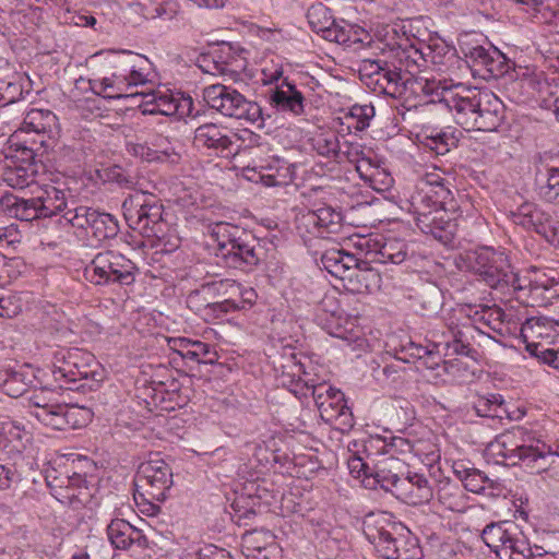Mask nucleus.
<instances>
[{
	"label": "nucleus",
	"mask_w": 559,
	"mask_h": 559,
	"mask_svg": "<svg viewBox=\"0 0 559 559\" xmlns=\"http://www.w3.org/2000/svg\"><path fill=\"white\" fill-rule=\"evenodd\" d=\"M437 499L449 511L463 512L466 509L465 495L457 484L441 483L437 490Z\"/></svg>",
	"instance_id": "obj_41"
},
{
	"label": "nucleus",
	"mask_w": 559,
	"mask_h": 559,
	"mask_svg": "<svg viewBox=\"0 0 559 559\" xmlns=\"http://www.w3.org/2000/svg\"><path fill=\"white\" fill-rule=\"evenodd\" d=\"M518 530L511 522L490 523L481 532L483 542L497 555Z\"/></svg>",
	"instance_id": "obj_36"
},
{
	"label": "nucleus",
	"mask_w": 559,
	"mask_h": 559,
	"mask_svg": "<svg viewBox=\"0 0 559 559\" xmlns=\"http://www.w3.org/2000/svg\"><path fill=\"white\" fill-rule=\"evenodd\" d=\"M510 68L511 62L507 59V57L498 49H492L488 67L486 68V75L483 78V80L489 81L491 79L503 76L509 72Z\"/></svg>",
	"instance_id": "obj_60"
},
{
	"label": "nucleus",
	"mask_w": 559,
	"mask_h": 559,
	"mask_svg": "<svg viewBox=\"0 0 559 559\" xmlns=\"http://www.w3.org/2000/svg\"><path fill=\"white\" fill-rule=\"evenodd\" d=\"M32 380L23 372L10 367L0 368V390L11 397L23 395Z\"/></svg>",
	"instance_id": "obj_40"
},
{
	"label": "nucleus",
	"mask_w": 559,
	"mask_h": 559,
	"mask_svg": "<svg viewBox=\"0 0 559 559\" xmlns=\"http://www.w3.org/2000/svg\"><path fill=\"white\" fill-rule=\"evenodd\" d=\"M118 231V221L109 213L99 212L91 236L97 241H103L116 237Z\"/></svg>",
	"instance_id": "obj_54"
},
{
	"label": "nucleus",
	"mask_w": 559,
	"mask_h": 559,
	"mask_svg": "<svg viewBox=\"0 0 559 559\" xmlns=\"http://www.w3.org/2000/svg\"><path fill=\"white\" fill-rule=\"evenodd\" d=\"M476 115L477 120L473 130L492 132L504 121L506 106L492 92L484 91L481 103Z\"/></svg>",
	"instance_id": "obj_20"
},
{
	"label": "nucleus",
	"mask_w": 559,
	"mask_h": 559,
	"mask_svg": "<svg viewBox=\"0 0 559 559\" xmlns=\"http://www.w3.org/2000/svg\"><path fill=\"white\" fill-rule=\"evenodd\" d=\"M270 104L278 110L299 116L305 111V97L297 87L286 80L270 94Z\"/></svg>",
	"instance_id": "obj_27"
},
{
	"label": "nucleus",
	"mask_w": 559,
	"mask_h": 559,
	"mask_svg": "<svg viewBox=\"0 0 559 559\" xmlns=\"http://www.w3.org/2000/svg\"><path fill=\"white\" fill-rule=\"evenodd\" d=\"M380 272L367 261L356 260V264L347 276L344 287L354 294H372L381 288Z\"/></svg>",
	"instance_id": "obj_21"
},
{
	"label": "nucleus",
	"mask_w": 559,
	"mask_h": 559,
	"mask_svg": "<svg viewBox=\"0 0 559 559\" xmlns=\"http://www.w3.org/2000/svg\"><path fill=\"white\" fill-rule=\"evenodd\" d=\"M514 224L533 229L549 243L559 246V219L556 213H548L534 203L525 202L512 212Z\"/></svg>",
	"instance_id": "obj_11"
},
{
	"label": "nucleus",
	"mask_w": 559,
	"mask_h": 559,
	"mask_svg": "<svg viewBox=\"0 0 559 559\" xmlns=\"http://www.w3.org/2000/svg\"><path fill=\"white\" fill-rule=\"evenodd\" d=\"M423 143L437 155H444L451 150V147L455 146L456 139L451 133L431 130L429 133H424Z\"/></svg>",
	"instance_id": "obj_51"
},
{
	"label": "nucleus",
	"mask_w": 559,
	"mask_h": 559,
	"mask_svg": "<svg viewBox=\"0 0 559 559\" xmlns=\"http://www.w3.org/2000/svg\"><path fill=\"white\" fill-rule=\"evenodd\" d=\"M512 432L514 439H516V445H519L520 460L527 462L531 467L535 466V463L546 453L549 447L539 440L534 432L523 427H513Z\"/></svg>",
	"instance_id": "obj_29"
},
{
	"label": "nucleus",
	"mask_w": 559,
	"mask_h": 559,
	"mask_svg": "<svg viewBox=\"0 0 559 559\" xmlns=\"http://www.w3.org/2000/svg\"><path fill=\"white\" fill-rule=\"evenodd\" d=\"M138 267L123 254L108 250L97 253L85 266L84 277L94 285H131Z\"/></svg>",
	"instance_id": "obj_7"
},
{
	"label": "nucleus",
	"mask_w": 559,
	"mask_h": 559,
	"mask_svg": "<svg viewBox=\"0 0 559 559\" xmlns=\"http://www.w3.org/2000/svg\"><path fill=\"white\" fill-rule=\"evenodd\" d=\"M323 388L314 389L313 396L319 407L321 417L326 421H333L341 417H350L349 408L345 404L342 392L333 393L332 399H323L321 391Z\"/></svg>",
	"instance_id": "obj_35"
},
{
	"label": "nucleus",
	"mask_w": 559,
	"mask_h": 559,
	"mask_svg": "<svg viewBox=\"0 0 559 559\" xmlns=\"http://www.w3.org/2000/svg\"><path fill=\"white\" fill-rule=\"evenodd\" d=\"M4 203L10 213L20 221L31 222L43 217V215H39L40 211L36 198L23 199L8 197L4 199Z\"/></svg>",
	"instance_id": "obj_45"
},
{
	"label": "nucleus",
	"mask_w": 559,
	"mask_h": 559,
	"mask_svg": "<svg viewBox=\"0 0 559 559\" xmlns=\"http://www.w3.org/2000/svg\"><path fill=\"white\" fill-rule=\"evenodd\" d=\"M559 322L546 317H532L521 325V337L526 350L536 354L542 343L552 340L559 331Z\"/></svg>",
	"instance_id": "obj_18"
},
{
	"label": "nucleus",
	"mask_w": 559,
	"mask_h": 559,
	"mask_svg": "<svg viewBox=\"0 0 559 559\" xmlns=\"http://www.w3.org/2000/svg\"><path fill=\"white\" fill-rule=\"evenodd\" d=\"M559 284V275L556 271H534V276L530 280L528 292L534 300L540 299L547 304L558 296L555 287Z\"/></svg>",
	"instance_id": "obj_31"
},
{
	"label": "nucleus",
	"mask_w": 559,
	"mask_h": 559,
	"mask_svg": "<svg viewBox=\"0 0 559 559\" xmlns=\"http://www.w3.org/2000/svg\"><path fill=\"white\" fill-rule=\"evenodd\" d=\"M230 47L223 45L221 48L212 52L203 55L199 58V68L204 72L213 75H225L229 69Z\"/></svg>",
	"instance_id": "obj_38"
},
{
	"label": "nucleus",
	"mask_w": 559,
	"mask_h": 559,
	"mask_svg": "<svg viewBox=\"0 0 559 559\" xmlns=\"http://www.w3.org/2000/svg\"><path fill=\"white\" fill-rule=\"evenodd\" d=\"M461 480L464 488L474 493H481L487 485L491 487L490 479L483 472L475 468L465 469Z\"/></svg>",
	"instance_id": "obj_61"
},
{
	"label": "nucleus",
	"mask_w": 559,
	"mask_h": 559,
	"mask_svg": "<svg viewBox=\"0 0 559 559\" xmlns=\"http://www.w3.org/2000/svg\"><path fill=\"white\" fill-rule=\"evenodd\" d=\"M460 50L473 75L483 79L486 75V68L488 67L492 49H486L479 45L471 46L469 44L461 43Z\"/></svg>",
	"instance_id": "obj_39"
},
{
	"label": "nucleus",
	"mask_w": 559,
	"mask_h": 559,
	"mask_svg": "<svg viewBox=\"0 0 559 559\" xmlns=\"http://www.w3.org/2000/svg\"><path fill=\"white\" fill-rule=\"evenodd\" d=\"M150 97L146 104L152 105L148 110L151 114L175 116L179 119L193 115V100L189 95L166 91L153 93Z\"/></svg>",
	"instance_id": "obj_16"
},
{
	"label": "nucleus",
	"mask_w": 559,
	"mask_h": 559,
	"mask_svg": "<svg viewBox=\"0 0 559 559\" xmlns=\"http://www.w3.org/2000/svg\"><path fill=\"white\" fill-rule=\"evenodd\" d=\"M108 539L117 549H128L136 544L139 547H147V538L142 531L132 526L129 522L116 519L107 527Z\"/></svg>",
	"instance_id": "obj_26"
},
{
	"label": "nucleus",
	"mask_w": 559,
	"mask_h": 559,
	"mask_svg": "<svg viewBox=\"0 0 559 559\" xmlns=\"http://www.w3.org/2000/svg\"><path fill=\"white\" fill-rule=\"evenodd\" d=\"M141 13L145 19L167 17L171 19L176 13V5L160 3L157 0H139Z\"/></svg>",
	"instance_id": "obj_57"
},
{
	"label": "nucleus",
	"mask_w": 559,
	"mask_h": 559,
	"mask_svg": "<svg viewBox=\"0 0 559 559\" xmlns=\"http://www.w3.org/2000/svg\"><path fill=\"white\" fill-rule=\"evenodd\" d=\"M201 306V313L206 320L219 319L223 316L238 311L239 306L236 302H224V301H199Z\"/></svg>",
	"instance_id": "obj_62"
},
{
	"label": "nucleus",
	"mask_w": 559,
	"mask_h": 559,
	"mask_svg": "<svg viewBox=\"0 0 559 559\" xmlns=\"http://www.w3.org/2000/svg\"><path fill=\"white\" fill-rule=\"evenodd\" d=\"M388 453L386 451L372 465V478L384 490L392 492V489H396L397 484L407 475L409 465L392 454L386 455Z\"/></svg>",
	"instance_id": "obj_19"
},
{
	"label": "nucleus",
	"mask_w": 559,
	"mask_h": 559,
	"mask_svg": "<svg viewBox=\"0 0 559 559\" xmlns=\"http://www.w3.org/2000/svg\"><path fill=\"white\" fill-rule=\"evenodd\" d=\"M194 143L224 154L230 151L233 141L225 128L215 123H204L195 129Z\"/></svg>",
	"instance_id": "obj_28"
},
{
	"label": "nucleus",
	"mask_w": 559,
	"mask_h": 559,
	"mask_svg": "<svg viewBox=\"0 0 559 559\" xmlns=\"http://www.w3.org/2000/svg\"><path fill=\"white\" fill-rule=\"evenodd\" d=\"M519 445L514 439L512 429L498 436L488 444V453L496 459L497 463L515 465L521 460L518 453Z\"/></svg>",
	"instance_id": "obj_32"
},
{
	"label": "nucleus",
	"mask_w": 559,
	"mask_h": 559,
	"mask_svg": "<svg viewBox=\"0 0 559 559\" xmlns=\"http://www.w3.org/2000/svg\"><path fill=\"white\" fill-rule=\"evenodd\" d=\"M532 547L527 538L516 530L502 549L497 550L499 559H530Z\"/></svg>",
	"instance_id": "obj_46"
},
{
	"label": "nucleus",
	"mask_w": 559,
	"mask_h": 559,
	"mask_svg": "<svg viewBox=\"0 0 559 559\" xmlns=\"http://www.w3.org/2000/svg\"><path fill=\"white\" fill-rule=\"evenodd\" d=\"M300 223L308 231L323 237L324 234L337 231L341 225V214L330 206H324L302 214Z\"/></svg>",
	"instance_id": "obj_25"
},
{
	"label": "nucleus",
	"mask_w": 559,
	"mask_h": 559,
	"mask_svg": "<svg viewBox=\"0 0 559 559\" xmlns=\"http://www.w3.org/2000/svg\"><path fill=\"white\" fill-rule=\"evenodd\" d=\"M380 263L401 264L408 255L407 245L400 239H388L376 251Z\"/></svg>",
	"instance_id": "obj_48"
},
{
	"label": "nucleus",
	"mask_w": 559,
	"mask_h": 559,
	"mask_svg": "<svg viewBox=\"0 0 559 559\" xmlns=\"http://www.w3.org/2000/svg\"><path fill=\"white\" fill-rule=\"evenodd\" d=\"M27 157L21 163L11 160L7 164L1 173V179L7 186L14 189H24L35 181L37 175V166L32 159L33 151L27 150Z\"/></svg>",
	"instance_id": "obj_24"
},
{
	"label": "nucleus",
	"mask_w": 559,
	"mask_h": 559,
	"mask_svg": "<svg viewBox=\"0 0 559 559\" xmlns=\"http://www.w3.org/2000/svg\"><path fill=\"white\" fill-rule=\"evenodd\" d=\"M335 162H348L354 164L356 170L360 174L361 177H367V175L364 173V168L371 165L370 159L365 157L364 150L359 143H353L345 140L341 142V150H338Z\"/></svg>",
	"instance_id": "obj_47"
},
{
	"label": "nucleus",
	"mask_w": 559,
	"mask_h": 559,
	"mask_svg": "<svg viewBox=\"0 0 559 559\" xmlns=\"http://www.w3.org/2000/svg\"><path fill=\"white\" fill-rule=\"evenodd\" d=\"M173 486L170 466L162 459H154L140 464L134 479V500L136 503L162 502Z\"/></svg>",
	"instance_id": "obj_8"
},
{
	"label": "nucleus",
	"mask_w": 559,
	"mask_h": 559,
	"mask_svg": "<svg viewBox=\"0 0 559 559\" xmlns=\"http://www.w3.org/2000/svg\"><path fill=\"white\" fill-rule=\"evenodd\" d=\"M128 59H136V53L126 50H107L92 56V62L100 72L108 75L100 79H90V90L95 95L109 99L133 96V93H128L130 90V83L127 82Z\"/></svg>",
	"instance_id": "obj_5"
},
{
	"label": "nucleus",
	"mask_w": 559,
	"mask_h": 559,
	"mask_svg": "<svg viewBox=\"0 0 559 559\" xmlns=\"http://www.w3.org/2000/svg\"><path fill=\"white\" fill-rule=\"evenodd\" d=\"M313 147L318 154L336 160L338 150H341V141L334 133L320 134L313 139Z\"/></svg>",
	"instance_id": "obj_58"
},
{
	"label": "nucleus",
	"mask_w": 559,
	"mask_h": 559,
	"mask_svg": "<svg viewBox=\"0 0 559 559\" xmlns=\"http://www.w3.org/2000/svg\"><path fill=\"white\" fill-rule=\"evenodd\" d=\"M28 401L31 414L43 425L55 430L81 428L92 417L88 408L60 403L57 393L46 388L34 390Z\"/></svg>",
	"instance_id": "obj_4"
},
{
	"label": "nucleus",
	"mask_w": 559,
	"mask_h": 559,
	"mask_svg": "<svg viewBox=\"0 0 559 559\" xmlns=\"http://www.w3.org/2000/svg\"><path fill=\"white\" fill-rule=\"evenodd\" d=\"M414 53L423 61L431 62L439 71L448 69L455 62V51L445 44L429 45L426 51L414 50Z\"/></svg>",
	"instance_id": "obj_42"
},
{
	"label": "nucleus",
	"mask_w": 559,
	"mask_h": 559,
	"mask_svg": "<svg viewBox=\"0 0 559 559\" xmlns=\"http://www.w3.org/2000/svg\"><path fill=\"white\" fill-rule=\"evenodd\" d=\"M52 376L59 386L92 379L98 381L99 365L95 356L81 348H69L55 354ZM72 390V386H68Z\"/></svg>",
	"instance_id": "obj_9"
},
{
	"label": "nucleus",
	"mask_w": 559,
	"mask_h": 559,
	"mask_svg": "<svg viewBox=\"0 0 559 559\" xmlns=\"http://www.w3.org/2000/svg\"><path fill=\"white\" fill-rule=\"evenodd\" d=\"M203 99L207 106L225 117L243 119L251 123L263 126L261 106L248 100L242 94L231 86L212 84L203 88Z\"/></svg>",
	"instance_id": "obj_6"
},
{
	"label": "nucleus",
	"mask_w": 559,
	"mask_h": 559,
	"mask_svg": "<svg viewBox=\"0 0 559 559\" xmlns=\"http://www.w3.org/2000/svg\"><path fill=\"white\" fill-rule=\"evenodd\" d=\"M455 263L462 271L473 272L492 288L523 289L518 274L513 271L508 257L500 251L483 247L460 253Z\"/></svg>",
	"instance_id": "obj_3"
},
{
	"label": "nucleus",
	"mask_w": 559,
	"mask_h": 559,
	"mask_svg": "<svg viewBox=\"0 0 559 559\" xmlns=\"http://www.w3.org/2000/svg\"><path fill=\"white\" fill-rule=\"evenodd\" d=\"M476 322L481 324L484 328H488L490 331L498 335H504L509 333L507 324L510 323L506 312L499 307H485L480 312H476Z\"/></svg>",
	"instance_id": "obj_44"
},
{
	"label": "nucleus",
	"mask_w": 559,
	"mask_h": 559,
	"mask_svg": "<svg viewBox=\"0 0 559 559\" xmlns=\"http://www.w3.org/2000/svg\"><path fill=\"white\" fill-rule=\"evenodd\" d=\"M484 91L475 87L456 85L452 92H448L442 103L453 112L455 121L465 130L474 129L477 120L476 112L479 109Z\"/></svg>",
	"instance_id": "obj_12"
},
{
	"label": "nucleus",
	"mask_w": 559,
	"mask_h": 559,
	"mask_svg": "<svg viewBox=\"0 0 559 559\" xmlns=\"http://www.w3.org/2000/svg\"><path fill=\"white\" fill-rule=\"evenodd\" d=\"M421 188L411 197V212L415 215L417 227L426 235L448 246L457 231L455 219L448 214L445 205L452 201V192L438 178L428 179Z\"/></svg>",
	"instance_id": "obj_1"
},
{
	"label": "nucleus",
	"mask_w": 559,
	"mask_h": 559,
	"mask_svg": "<svg viewBox=\"0 0 559 559\" xmlns=\"http://www.w3.org/2000/svg\"><path fill=\"white\" fill-rule=\"evenodd\" d=\"M99 211L90 206H75L67 209L62 217L72 227L82 229L86 235H91L93 231L94 224L98 217Z\"/></svg>",
	"instance_id": "obj_43"
},
{
	"label": "nucleus",
	"mask_w": 559,
	"mask_h": 559,
	"mask_svg": "<svg viewBox=\"0 0 559 559\" xmlns=\"http://www.w3.org/2000/svg\"><path fill=\"white\" fill-rule=\"evenodd\" d=\"M242 176L249 181L261 182L265 187H280L292 180L288 166L274 168L271 165L252 167L248 165L242 168Z\"/></svg>",
	"instance_id": "obj_30"
},
{
	"label": "nucleus",
	"mask_w": 559,
	"mask_h": 559,
	"mask_svg": "<svg viewBox=\"0 0 559 559\" xmlns=\"http://www.w3.org/2000/svg\"><path fill=\"white\" fill-rule=\"evenodd\" d=\"M236 288L233 280H222L203 285L200 289L192 292L188 297V302L192 310L201 311L199 301H224L235 302Z\"/></svg>",
	"instance_id": "obj_23"
},
{
	"label": "nucleus",
	"mask_w": 559,
	"mask_h": 559,
	"mask_svg": "<svg viewBox=\"0 0 559 559\" xmlns=\"http://www.w3.org/2000/svg\"><path fill=\"white\" fill-rule=\"evenodd\" d=\"M181 356L199 364H213L216 359V353L211 346L200 341L187 342Z\"/></svg>",
	"instance_id": "obj_53"
},
{
	"label": "nucleus",
	"mask_w": 559,
	"mask_h": 559,
	"mask_svg": "<svg viewBox=\"0 0 559 559\" xmlns=\"http://www.w3.org/2000/svg\"><path fill=\"white\" fill-rule=\"evenodd\" d=\"M263 255V249L259 240L248 231L238 237L237 242L224 252V259L229 267L251 269L259 264Z\"/></svg>",
	"instance_id": "obj_15"
},
{
	"label": "nucleus",
	"mask_w": 559,
	"mask_h": 559,
	"mask_svg": "<svg viewBox=\"0 0 559 559\" xmlns=\"http://www.w3.org/2000/svg\"><path fill=\"white\" fill-rule=\"evenodd\" d=\"M392 493L408 504L418 506L431 500L433 488L425 475L409 468Z\"/></svg>",
	"instance_id": "obj_17"
},
{
	"label": "nucleus",
	"mask_w": 559,
	"mask_h": 559,
	"mask_svg": "<svg viewBox=\"0 0 559 559\" xmlns=\"http://www.w3.org/2000/svg\"><path fill=\"white\" fill-rule=\"evenodd\" d=\"M423 316H431L439 311L441 307V292L437 286L429 285L419 289L415 296Z\"/></svg>",
	"instance_id": "obj_50"
},
{
	"label": "nucleus",
	"mask_w": 559,
	"mask_h": 559,
	"mask_svg": "<svg viewBox=\"0 0 559 559\" xmlns=\"http://www.w3.org/2000/svg\"><path fill=\"white\" fill-rule=\"evenodd\" d=\"M385 62L383 60H373V59H364L358 69V73L360 80L371 88L380 74L383 67H385Z\"/></svg>",
	"instance_id": "obj_63"
},
{
	"label": "nucleus",
	"mask_w": 559,
	"mask_h": 559,
	"mask_svg": "<svg viewBox=\"0 0 559 559\" xmlns=\"http://www.w3.org/2000/svg\"><path fill=\"white\" fill-rule=\"evenodd\" d=\"M443 371L451 378L452 381L459 384L467 383L474 377V372L469 370L467 364L457 358L444 360Z\"/></svg>",
	"instance_id": "obj_59"
},
{
	"label": "nucleus",
	"mask_w": 559,
	"mask_h": 559,
	"mask_svg": "<svg viewBox=\"0 0 559 559\" xmlns=\"http://www.w3.org/2000/svg\"><path fill=\"white\" fill-rule=\"evenodd\" d=\"M533 468H536L537 473L543 474L545 480L559 483V453L552 452L548 448Z\"/></svg>",
	"instance_id": "obj_55"
},
{
	"label": "nucleus",
	"mask_w": 559,
	"mask_h": 559,
	"mask_svg": "<svg viewBox=\"0 0 559 559\" xmlns=\"http://www.w3.org/2000/svg\"><path fill=\"white\" fill-rule=\"evenodd\" d=\"M124 216L133 229L146 237H159L162 233L163 204L156 195L136 192L123 202Z\"/></svg>",
	"instance_id": "obj_10"
},
{
	"label": "nucleus",
	"mask_w": 559,
	"mask_h": 559,
	"mask_svg": "<svg viewBox=\"0 0 559 559\" xmlns=\"http://www.w3.org/2000/svg\"><path fill=\"white\" fill-rule=\"evenodd\" d=\"M134 153L147 162H166L169 164H178L180 160V154L177 153L171 146L153 150L145 145H136L134 147Z\"/></svg>",
	"instance_id": "obj_52"
},
{
	"label": "nucleus",
	"mask_w": 559,
	"mask_h": 559,
	"mask_svg": "<svg viewBox=\"0 0 559 559\" xmlns=\"http://www.w3.org/2000/svg\"><path fill=\"white\" fill-rule=\"evenodd\" d=\"M354 254L347 253L343 250L331 249L326 250L321 257L323 267L334 277L340 278L344 283L350 274L352 269L356 264Z\"/></svg>",
	"instance_id": "obj_33"
},
{
	"label": "nucleus",
	"mask_w": 559,
	"mask_h": 559,
	"mask_svg": "<svg viewBox=\"0 0 559 559\" xmlns=\"http://www.w3.org/2000/svg\"><path fill=\"white\" fill-rule=\"evenodd\" d=\"M307 17L311 28L321 33L322 36L333 25L334 21L330 9L323 4L312 5L307 12Z\"/></svg>",
	"instance_id": "obj_56"
},
{
	"label": "nucleus",
	"mask_w": 559,
	"mask_h": 559,
	"mask_svg": "<svg viewBox=\"0 0 559 559\" xmlns=\"http://www.w3.org/2000/svg\"><path fill=\"white\" fill-rule=\"evenodd\" d=\"M243 231L245 229L225 222H219L214 225L212 228V237L215 238L222 257H224V252L230 249L234 242H237L238 237L243 235Z\"/></svg>",
	"instance_id": "obj_49"
},
{
	"label": "nucleus",
	"mask_w": 559,
	"mask_h": 559,
	"mask_svg": "<svg viewBox=\"0 0 559 559\" xmlns=\"http://www.w3.org/2000/svg\"><path fill=\"white\" fill-rule=\"evenodd\" d=\"M535 182L538 195L549 203L559 204V156L539 154L535 162Z\"/></svg>",
	"instance_id": "obj_14"
},
{
	"label": "nucleus",
	"mask_w": 559,
	"mask_h": 559,
	"mask_svg": "<svg viewBox=\"0 0 559 559\" xmlns=\"http://www.w3.org/2000/svg\"><path fill=\"white\" fill-rule=\"evenodd\" d=\"M35 198L39 206V215L43 217H51L67 207V194L56 186H45Z\"/></svg>",
	"instance_id": "obj_34"
},
{
	"label": "nucleus",
	"mask_w": 559,
	"mask_h": 559,
	"mask_svg": "<svg viewBox=\"0 0 559 559\" xmlns=\"http://www.w3.org/2000/svg\"><path fill=\"white\" fill-rule=\"evenodd\" d=\"M411 55L405 60L400 58V66L385 62L371 90L392 98L407 99L408 75L411 69Z\"/></svg>",
	"instance_id": "obj_13"
},
{
	"label": "nucleus",
	"mask_w": 559,
	"mask_h": 559,
	"mask_svg": "<svg viewBox=\"0 0 559 559\" xmlns=\"http://www.w3.org/2000/svg\"><path fill=\"white\" fill-rule=\"evenodd\" d=\"M419 67L420 66L417 63V60L415 58H411L409 75L407 76V99L412 96L415 98L437 96L439 97V100L442 102L443 96L453 90L448 88L441 80L418 75L417 70Z\"/></svg>",
	"instance_id": "obj_22"
},
{
	"label": "nucleus",
	"mask_w": 559,
	"mask_h": 559,
	"mask_svg": "<svg viewBox=\"0 0 559 559\" xmlns=\"http://www.w3.org/2000/svg\"><path fill=\"white\" fill-rule=\"evenodd\" d=\"M352 27L353 29L346 33V43L343 45L354 50L371 47L373 43L371 34L358 25L352 24Z\"/></svg>",
	"instance_id": "obj_64"
},
{
	"label": "nucleus",
	"mask_w": 559,
	"mask_h": 559,
	"mask_svg": "<svg viewBox=\"0 0 559 559\" xmlns=\"http://www.w3.org/2000/svg\"><path fill=\"white\" fill-rule=\"evenodd\" d=\"M57 116L47 109H32L29 110L24 120L22 129L26 132L35 133H52L57 129Z\"/></svg>",
	"instance_id": "obj_37"
},
{
	"label": "nucleus",
	"mask_w": 559,
	"mask_h": 559,
	"mask_svg": "<svg viewBox=\"0 0 559 559\" xmlns=\"http://www.w3.org/2000/svg\"><path fill=\"white\" fill-rule=\"evenodd\" d=\"M364 533L376 551L384 559H421L419 546L409 539L408 528L392 514H372L364 522Z\"/></svg>",
	"instance_id": "obj_2"
}]
</instances>
